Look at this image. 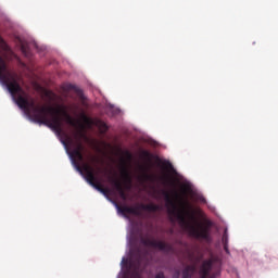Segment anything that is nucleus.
Instances as JSON below:
<instances>
[{
	"label": "nucleus",
	"instance_id": "nucleus-22",
	"mask_svg": "<svg viewBox=\"0 0 278 278\" xmlns=\"http://www.w3.org/2000/svg\"><path fill=\"white\" fill-rule=\"evenodd\" d=\"M126 154L128 155V157H131V153H129V152H126Z\"/></svg>",
	"mask_w": 278,
	"mask_h": 278
},
{
	"label": "nucleus",
	"instance_id": "nucleus-1",
	"mask_svg": "<svg viewBox=\"0 0 278 278\" xmlns=\"http://www.w3.org/2000/svg\"><path fill=\"white\" fill-rule=\"evenodd\" d=\"M0 81L5 86L12 99L21 110L31 112V116L36 123L50 127V129H53L56 134H62V116H64L67 125H71V127H79L76 136L84 138V125L73 118L65 109L36 105L34 99L29 100L27 91H25V89L21 87V83H18V75L8 68V63L2 56H0Z\"/></svg>",
	"mask_w": 278,
	"mask_h": 278
},
{
	"label": "nucleus",
	"instance_id": "nucleus-23",
	"mask_svg": "<svg viewBox=\"0 0 278 278\" xmlns=\"http://www.w3.org/2000/svg\"><path fill=\"white\" fill-rule=\"evenodd\" d=\"M22 51H25V47H22Z\"/></svg>",
	"mask_w": 278,
	"mask_h": 278
},
{
	"label": "nucleus",
	"instance_id": "nucleus-7",
	"mask_svg": "<svg viewBox=\"0 0 278 278\" xmlns=\"http://www.w3.org/2000/svg\"><path fill=\"white\" fill-rule=\"evenodd\" d=\"M212 268H214V258L203 261L199 269V278H214L212 276Z\"/></svg>",
	"mask_w": 278,
	"mask_h": 278
},
{
	"label": "nucleus",
	"instance_id": "nucleus-4",
	"mask_svg": "<svg viewBox=\"0 0 278 278\" xmlns=\"http://www.w3.org/2000/svg\"><path fill=\"white\" fill-rule=\"evenodd\" d=\"M84 173L86 175V180L88 181V184L96 188L98 192H101L105 195L110 194V189L103 188V186H101V182H99V178H97V175L94 174V168H92V166L85 165Z\"/></svg>",
	"mask_w": 278,
	"mask_h": 278
},
{
	"label": "nucleus",
	"instance_id": "nucleus-13",
	"mask_svg": "<svg viewBox=\"0 0 278 278\" xmlns=\"http://www.w3.org/2000/svg\"><path fill=\"white\" fill-rule=\"evenodd\" d=\"M122 175L125 179V181L128 182V185L126 186L127 190H129V188H131V176L129 175V172L127 170V168H123L122 169Z\"/></svg>",
	"mask_w": 278,
	"mask_h": 278
},
{
	"label": "nucleus",
	"instance_id": "nucleus-19",
	"mask_svg": "<svg viewBox=\"0 0 278 278\" xmlns=\"http://www.w3.org/2000/svg\"><path fill=\"white\" fill-rule=\"evenodd\" d=\"M143 177H144V179H146L147 181H151V179H152V177L149 176V174H146Z\"/></svg>",
	"mask_w": 278,
	"mask_h": 278
},
{
	"label": "nucleus",
	"instance_id": "nucleus-3",
	"mask_svg": "<svg viewBox=\"0 0 278 278\" xmlns=\"http://www.w3.org/2000/svg\"><path fill=\"white\" fill-rule=\"evenodd\" d=\"M116 207L121 214H134L135 216H140V210H144L146 212H159L160 205L157 204H140L139 206H121L116 204Z\"/></svg>",
	"mask_w": 278,
	"mask_h": 278
},
{
	"label": "nucleus",
	"instance_id": "nucleus-15",
	"mask_svg": "<svg viewBox=\"0 0 278 278\" xmlns=\"http://www.w3.org/2000/svg\"><path fill=\"white\" fill-rule=\"evenodd\" d=\"M154 278H166V275L164 274V271H159L155 274Z\"/></svg>",
	"mask_w": 278,
	"mask_h": 278
},
{
	"label": "nucleus",
	"instance_id": "nucleus-21",
	"mask_svg": "<svg viewBox=\"0 0 278 278\" xmlns=\"http://www.w3.org/2000/svg\"><path fill=\"white\" fill-rule=\"evenodd\" d=\"M62 143L64 144V147H67V143H66V141H62Z\"/></svg>",
	"mask_w": 278,
	"mask_h": 278
},
{
	"label": "nucleus",
	"instance_id": "nucleus-8",
	"mask_svg": "<svg viewBox=\"0 0 278 278\" xmlns=\"http://www.w3.org/2000/svg\"><path fill=\"white\" fill-rule=\"evenodd\" d=\"M197 273V265H187L182 270V278H192Z\"/></svg>",
	"mask_w": 278,
	"mask_h": 278
},
{
	"label": "nucleus",
	"instance_id": "nucleus-17",
	"mask_svg": "<svg viewBox=\"0 0 278 278\" xmlns=\"http://www.w3.org/2000/svg\"><path fill=\"white\" fill-rule=\"evenodd\" d=\"M165 168H169V170H174L173 164H172L170 162H167V163H166Z\"/></svg>",
	"mask_w": 278,
	"mask_h": 278
},
{
	"label": "nucleus",
	"instance_id": "nucleus-5",
	"mask_svg": "<svg viewBox=\"0 0 278 278\" xmlns=\"http://www.w3.org/2000/svg\"><path fill=\"white\" fill-rule=\"evenodd\" d=\"M141 244L143 247H152V249H157L164 253H170L173 251V245L164 241L151 240L149 238H141Z\"/></svg>",
	"mask_w": 278,
	"mask_h": 278
},
{
	"label": "nucleus",
	"instance_id": "nucleus-12",
	"mask_svg": "<svg viewBox=\"0 0 278 278\" xmlns=\"http://www.w3.org/2000/svg\"><path fill=\"white\" fill-rule=\"evenodd\" d=\"M80 118L83 121V123H85V125L90 129L92 126H94V119L88 117V115H86V113H81L80 114Z\"/></svg>",
	"mask_w": 278,
	"mask_h": 278
},
{
	"label": "nucleus",
	"instance_id": "nucleus-10",
	"mask_svg": "<svg viewBox=\"0 0 278 278\" xmlns=\"http://www.w3.org/2000/svg\"><path fill=\"white\" fill-rule=\"evenodd\" d=\"M222 244L224 245V251L229 254V235L227 233V228L222 237Z\"/></svg>",
	"mask_w": 278,
	"mask_h": 278
},
{
	"label": "nucleus",
	"instance_id": "nucleus-18",
	"mask_svg": "<svg viewBox=\"0 0 278 278\" xmlns=\"http://www.w3.org/2000/svg\"><path fill=\"white\" fill-rule=\"evenodd\" d=\"M179 277H180V273L179 270H176L172 278H179Z\"/></svg>",
	"mask_w": 278,
	"mask_h": 278
},
{
	"label": "nucleus",
	"instance_id": "nucleus-2",
	"mask_svg": "<svg viewBox=\"0 0 278 278\" xmlns=\"http://www.w3.org/2000/svg\"><path fill=\"white\" fill-rule=\"evenodd\" d=\"M166 201V206L168 208L169 214H173L177 217V220H179L180 227L182 229H186L192 236L193 238H197L198 240H206L210 241V227H212V222H206L205 225H199L198 227L194 225L197 223V216L194 214V208L192 207V204L189 203L188 200L184 199L177 192V190L173 191V197L180 201V205L182 207L181 211H177V204L175 203V200L170 197V193L167 191L163 192Z\"/></svg>",
	"mask_w": 278,
	"mask_h": 278
},
{
	"label": "nucleus",
	"instance_id": "nucleus-16",
	"mask_svg": "<svg viewBox=\"0 0 278 278\" xmlns=\"http://www.w3.org/2000/svg\"><path fill=\"white\" fill-rule=\"evenodd\" d=\"M141 155H142L143 157H151V153H150L149 151H147V150H143V151L141 152Z\"/></svg>",
	"mask_w": 278,
	"mask_h": 278
},
{
	"label": "nucleus",
	"instance_id": "nucleus-9",
	"mask_svg": "<svg viewBox=\"0 0 278 278\" xmlns=\"http://www.w3.org/2000/svg\"><path fill=\"white\" fill-rule=\"evenodd\" d=\"M109 181L110 184H112V186L114 187V189L116 190V192H121V190H124L125 188L123 187V182H121V180L109 176Z\"/></svg>",
	"mask_w": 278,
	"mask_h": 278
},
{
	"label": "nucleus",
	"instance_id": "nucleus-14",
	"mask_svg": "<svg viewBox=\"0 0 278 278\" xmlns=\"http://www.w3.org/2000/svg\"><path fill=\"white\" fill-rule=\"evenodd\" d=\"M121 199H123V201H127V193L125 192V189H122L121 191H117Z\"/></svg>",
	"mask_w": 278,
	"mask_h": 278
},
{
	"label": "nucleus",
	"instance_id": "nucleus-20",
	"mask_svg": "<svg viewBox=\"0 0 278 278\" xmlns=\"http://www.w3.org/2000/svg\"><path fill=\"white\" fill-rule=\"evenodd\" d=\"M68 88H70V90H73L74 87H73V85H70Z\"/></svg>",
	"mask_w": 278,
	"mask_h": 278
},
{
	"label": "nucleus",
	"instance_id": "nucleus-6",
	"mask_svg": "<svg viewBox=\"0 0 278 278\" xmlns=\"http://www.w3.org/2000/svg\"><path fill=\"white\" fill-rule=\"evenodd\" d=\"M84 146L81 143H78L77 147L72 151L71 157L78 170V173H84V166H88V164L79 165V162H84Z\"/></svg>",
	"mask_w": 278,
	"mask_h": 278
},
{
	"label": "nucleus",
	"instance_id": "nucleus-11",
	"mask_svg": "<svg viewBox=\"0 0 278 278\" xmlns=\"http://www.w3.org/2000/svg\"><path fill=\"white\" fill-rule=\"evenodd\" d=\"M94 127H98V129H100V131H102L103 134H105V131H108V124H105V122L97 118L93 122Z\"/></svg>",
	"mask_w": 278,
	"mask_h": 278
}]
</instances>
